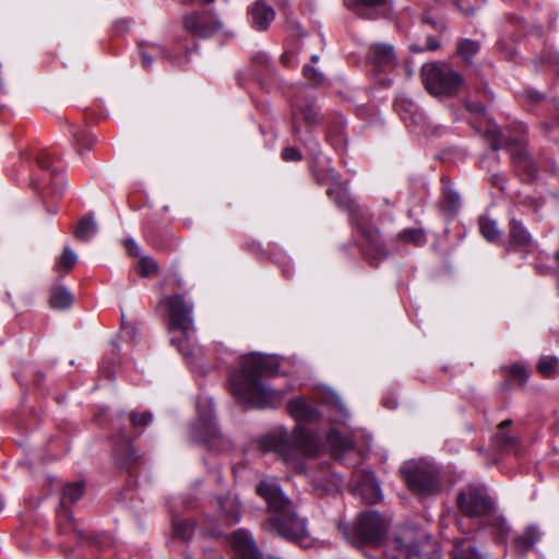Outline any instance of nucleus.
Returning a JSON list of instances; mask_svg holds the SVG:
<instances>
[{
	"label": "nucleus",
	"instance_id": "f8f14e48",
	"mask_svg": "<svg viewBox=\"0 0 559 559\" xmlns=\"http://www.w3.org/2000/svg\"><path fill=\"white\" fill-rule=\"evenodd\" d=\"M357 228L366 239L362 253L365 259L372 265H377L380 261L388 257V251L380 239L378 229L365 226L355 222Z\"/></svg>",
	"mask_w": 559,
	"mask_h": 559
},
{
	"label": "nucleus",
	"instance_id": "473e14b6",
	"mask_svg": "<svg viewBox=\"0 0 559 559\" xmlns=\"http://www.w3.org/2000/svg\"><path fill=\"white\" fill-rule=\"evenodd\" d=\"M400 238L408 242L421 245L425 241V234L418 228H407L400 233Z\"/></svg>",
	"mask_w": 559,
	"mask_h": 559
},
{
	"label": "nucleus",
	"instance_id": "0eeeda50",
	"mask_svg": "<svg viewBox=\"0 0 559 559\" xmlns=\"http://www.w3.org/2000/svg\"><path fill=\"white\" fill-rule=\"evenodd\" d=\"M385 556L389 559H440L433 543L429 539L414 543L411 532L392 539L385 548Z\"/></svg>",
	"mask_w": 559,
	"mask_h": 559
},
{
	"label": "nucleus",
	"instance_id": "58836bf2",
	"mask_svg": "<svg viewBox=\"0 0 559 559\" xmlns=\"http://www.w3.org/2000/svg\"><path fill=\"white\" fill-rule=\"evenodd\" d=\"M191 531H192L191 523L185 522V523L175 524L176 534L182 538H188Z\"/></svg>",
	"mask_w": 559,
	"mask_h": 559
},
{
	"label": "nucleus",
	"instance_id": "bb28decb",
	"mask_svg": "<svg viewBox=\"0 0 559 559\" xmlns=\"http://www.w3.org/2000/svg\"><path fill=\"white\" fill-rule=\"evenodd\" d=\"M479 230L488 241H496L501 236L497 223L488 217L479 219Z\"/></svg>",
	"mask_w": 559,
	"mask_h": 559
},
{
	"label": "nucleus",
	"instance_id": "b1692460",
	"mask_svg": "<svg viewBox=\"0 0 559 559\" xmlns=\"http://www.w3.org/2000/svg\"><path fill=\"white\" fill-rule=\"evenodd\" d=\"M537 370L546 378L554 377L559 372V359L556 356H542Z\"/></svg>",
	"mask_w": 559,
	"mask_h": 559
},
{
	"label": "nucleus",
	"instance_id": "aec40b11",
	"mask_svg": "<svg viewBox=\"0 0 559 559\" xmlns=\"http://www.w3.org/2000/svg\"><path fill=\"white\" fill-rule=\"evenodd\" d=\"M539 539L538 528L530 525L522 535L514 538V547L518 551L526 554Z\"/></svg>",
	"mask_w": 559,
	"mask_h": 559
},
{
	"label": "nucleus",
	"instance_id": "412c9836",
	"mask_svg": "<svg viewBox=\"0 0 559 559\" xmlns=\"http://www.w3.org/2000/svg\"><path fill=\"white\" fill-rule=\"evenodd\" d=\"M346 7L358 15H365L364 10H378L380 8H388L386 0H345Z\"/></svg>",
	"mask_w": 559,
	"mask_h": 559
},
{
	"label": "nucleus",
	"instance_id": "a18cd8bd",
	"mask_svg": "<svg viewBox=\"0 0 559 559\" xmlns=\"http://www.w3.org/2000/svg\"><path fill=\"white\" fill-rule=\"evenodd\" d=\"M153 62V58L148 52H142V63L144 68H148Z\"/></svg>",
	"mask_w": 559,
	"mask_h": 559
},
{
	"label": "nucleus",
	"instance_id": "39448f33",
	"mask_svg": "<svg viewBox=\"0 0 559 559\" xmlns=\"http://www.w3.org/2000/svg\"><path fill=\"white\" fill-rule=\"evenodd\" d=\"M409 490L419 496L436 495L441 490L438 469L427 462H407L401 468Z\"/></svg>",
	"mask_w": 559,
	"mask_h": 559
},
{
	"label": "nucleus",
	"instance_id": "2eb2a0df",
	"mask_svg": "<svg viewBox=\"0 0 559 559\" xmlns=\"http://www.w3.org/2000/svg\"><path fill=\"white\" fill-rule=\"evenodd\" d=\"M357 487L368 503H376L380 500V487L372 472L365 473L362 481L357 483Z\"/></svg>",
	"mask_w": 559,
	"mask_h": 559
},
{
	"label": "nucleus",
	"instance_id": "72a5a7b5",
	"mask_svg": "<svg viewBox=\"0 0 559 559\" xmlns=\"http://www.w3.org/2000/svg\"><path fill=\"white\" fill-rule=\"evenodd\" d=\"M66 188V178L62 171L55 168L51 169V189L57 195L62 194Z\"/></svg>",
	"mask_w": 559,
	"mask_h": 559
},
{
	"label": "nucleus",
	"instance_id": "f704fd0d",
	"mask_svg": "<svg viewBox=\"0 0 559 559\" xmlns=\"http://www.w3.org/2000/svg\"><path fill=\"white\" fill-rule=\"evenodd\" d=\"M140 273L143 276H150L157 272L158 266L155 260L148 257H143L139 261Z\"/></svg>",
	"mask_w": 559,
	"mask_h": 559
},
{
	"label": "nucleus",
	"instance_id": "a211bd4d",
	"mask_svg": "<svg viewBox=\"0 0 559 559\" xmlns=\"http://www.w3.org/2000/svg\"><path fill=\"white\" fill-rule=\"evenodd\" d=\"M299 118H302L308 124H316L320 121V114L313 103H307L294 111V120L297 121ZM294 132L295 134L300 132L296 122H294Z\"/></svg>",
	"mask_w": 559,
	"mask_h": 559
},
{
	"label": "nucleus",
	"instance_id": "7ed1b4c3",
	"mask_svg": "<svg viewBox=\"0 0 559 559\" xmlns=\"http://www.w3.org/2000/svg\"><path fill=\"white\" fill-rule=\"evenodd\" d=\"M288 412L298 425L293 432L292 440L282 438L276 451L286 463H294L299 455L312 456L319 452L320 442L318 437L305 429L301 423L316 421L320 416L318 411L302 397L292 399L288 403Z\"/></svg>",
	"mask_w": 559,
	"mask_h": 559
},
{
	"label": "nucleus",
	"instance_id": "e433bc0d",
	"mask_svg": "<svg viewBox=\"0 0 559 559\" xmlns=\"http://www.w3.org/2000/svg\"><path fill=\"white\" fill-rule=\"evenodd\" d=\"M305 76L314 84H320L323 81V74L311 66L304 67Z\"/></svg>",
	"mask_w": 559,
	"mask_h": 559
},
{
	"label": "nucleus",
	"instance_id": "9b49d317",
	"mask_svg": "<svg viewBox=\"0 0 559 559\" xmlns=\"http://www.w3.org/2000/svg\"><path fill=\"white\" fill-rule=\"evenodd\" d=\"M192 436L195 441L203 442L210 449L216 451L226 450L229 445L218 431L212 416L200 418L192 427Z\"/></svg>",
	"mask_w": 559,
	"mask_h": 559
},
{
	"label": "nucleus",
	"instance_id": "79ce46f5",
	"mask_svg": "<svg viewBox=\"0 0 559 559\" xmlns=\"http://www.w3.org/2000/svg\"><path fill=\"white\" fill-rule=\"evenodd\" d=\"M547 270L559 277V251L555 253L552 258V264L547 266Z\"/></svg>",
	"mask_w": 559,
	"mask_h": 559
},
{
	"label": "nucleus",
	"instance_id": "20e7f679",
	"mask_svg": "<svg viewBox=\"0 0 559 559\" xmlns=\"http://www.w3.org/2000/svg\"><path fill=\"white\" fill-rule=\"evenodd\" d=\"M167 308L169 324L168 332L170 334V343L185 357L192 355V337L194 334V305L192 301L185 299L182 295L175 294L164 299Z\"/></svg>",
	"mask_w": 559,
	"mask_h": 559
},
{
	"label": "nucleus",
	"instance_id": "c03bdc74",
	"mask_svg": "<svg viewBox=\"0 0 559 559\" xmlns=\"http://www.w3.org/2000/svg\"><path fill=\"white\" fill-rule=\"evenodd\" d=\"M440 47V44L432 37H428V40H427V49L428 50H431V51H435V50H438Z\"/></svg>",
	"mask_w": 559,
	"mask_h": 559
},
{
	"label": "nucleus",
	"instance_id": "f03ea898",
	"mask_svg": "<svg viewBox=\"0 0 559 559\" xmlns=\"http://www.w3.org/2000/svg\"><path fill=\"white\" fill-rule=\"evenodd\" d=\"M257 493L267 502L269 510L274 513L265 522V530L275 532L301 546H307L309 535L306 520L295 512L293 502L284 495L276 478L262 479L257 487Z\"/></svg>",
	"mask_w": 559,
	"mask_h": 559
},
{
	"label": "nucleus",
	"instance_id": "9d476101",
	"mask_svg": "<svg viewBox=\"0 0 559 559\" xmlns=\"http://www.w3.org/2000/svg\"><path fill=\"white\" fill-rule=\"evenodd\" d=\"M183 28L191 35L209 38L223 28V22L211 10L191 11L182 16Z\"/></svg>",
	"mask_w": 559,
	"mask_h": 559
},
{
	"label": "nucleus",
	"instance_id": "8fccbe9b",
	"mask_svg": "<svg viewBox=\"0 0 559 559\" xmlns=\"http://www.w3.org/2000/svg\"><path fill=\"white\" fill-rule=\"evenodd\" d=\"M318 60H319V56L313 55V56L311 57V61H313V62H318Z\"/></svg>",
	"mask_w": 559,
	"mask_h": 559
},
{
	"label": "nucleus",
	"instance_id": "6ab92c4d",
	"mask_svg": "<svg viewBox=\"0 0 559 559\" xmlns=\"http://www.w3.org/2000/svg\"><path fill=\"white\" fill-rule=\"evenodd\" d=\"M453 559H484L471 538L456 540L452 550Z\"/></svg>",
	"mask_w": 559,
	"mask_h": 559
},
{
	"label": "nucleus",
	"instance_id": "dca6fc26",
	"mask_svg": "<svg viewBox=\"0 0 559 559\" xmlns=\"http://www.w3.org/2000/svg\"><path fill=\"white\" fill-rule=\"evenodd\" d=\"M326 447L335 454L341 455L354 450L352 438L341 435L337 430H331L326 436Z\"/></svg>",
	"mask_w": 559,
	"mask_h": 559
},
{
	"label": "nucleus",
	"instance_id": "49530a36",
	"mask_svg": "<svg viewBox=\"0 0 559 559\" xmlns=\"http://www.w3.org/2000/svg\"><path fill=\"white\" fill-rule=\"evenodd\" d=\"M384 406L389 409H394L397 405L396 401L384 400Z\"/></svg>",
	"mask_w": 559,
	"mask_h": 559
},
{
	"label": "nucleus",
	"instance_id": "1a4fd4ad",
	"mask_svg": "<svg viewBox=\"0 0 559 559\" xmlns=\"http://www.w3.org/2000/svg\"><path fill=\"white\" fill-rule=\"evenodd\" d=\"M460 511L471 518L489 514L492 502L486 489L478 485H471L461 490L456 498Z\"/></svg>",
	"mask_w": 559,
	"mask_h": 559
},
{
	"label": "nucleus",
	"instance_id": "4c0bfd02",
	"mask_svg": "<svg viewBox=\"0 0 559 559\" xmlns=\"http://www.w3.org/2000/svg\"><path fill=\"white\" fill-rule=\"evenodd\" d=\"M282 157L286 162L299 160L301 159L300 152L295 147H286L282 152Z\"/></svg>",
	"mask_w": 559,
	"mask_h": 559
},
{
	"label": "nucleus",
	"instance_id": "2f4dec72",
	"mask_svg": "<svg viewBox=\"0 0 559 559\" xmlns=\"http://www.w3.org/2000/svg\"><path fill=\"white\" fill-rule=\"evenodd\" d=\"M84 493V484L81 481L71 483L63 488V498L70 502L78 501Z\"/></svg>",
	"mask_w": 559,
	"mask_h": 559
},
{
	"label": "nucleus",
	"instance_id": "f257e3e1",
	"mask_svg": "<svg viewBox=\"0 0 559 559\" xmlns=\"http://www.w3.org/2000/svg\"><path fill=\"white\" fill-rule=\"evenodd\" d=\"M277 371L274 357L262 355L246 356L241 367L230 377V391L236 400L246 407L262 408L270 406L278 394L264 385L262 377Z\"/></svg>",
	"mask_w": 559,
	"mask_h": 559
},
{
	"label": "nucleus",
	"instance_id": "3c124183",
	"mask_svg": "<svg viewBox=\"0 0 559 559\" xmlns=\"http://www.w3.org/2000/svg\"><path fill=\"white\" fill-rule=\"evenodd\" d=\"M270 559H280V558H275V557H270Z\"/></svg>",
	"mask_w": 559,
	"mask_h": 559
},
{
	"label": "nucleus",
	"instance_id": "de8ad7c7",
	"mask_svg": "<svg viewBox=\"0 0 559 559\" xmlns=\"http://www.w3.org/2000/svg\"><path fill=\"white\" fill-rule=\"evenodd\" d=\"M449 199V202L452 204V205H455L459 201V197L456 194H451L448 197Z\"/></svg>",
	"mask_w": 559,
	"mask_h": 559
},
{
	"label": "nucleus",
	"instance_id": "09e8293b",
	"mask_svg": "<svg viewBox=\"0 0 559 559\" xmlns=\"http://www.w3.org/2000/svg\"><path fill=\"white\" fill-rule=\"evenodd\" d=\"M152 48H153L154 50H158L160 53H164V52H165V51H164V49H163L162 47H159V46L154 45V46H152Z\"/></svg>",
	"mask_w": 559,
	"mask_h": 559
},
{
	"label": "nucleus",
	"instance_id": "c85d7f7f",
	"mask_svg": "<svg viewBox=\"0 0 559 559\" xmlns=\"http://www.w3.org/2000/svg\"><path fill=\"white\" fill-rule=\"evenodd\" d=\"M218 503L222 511L225 513L226 520L230 523H236L240 519V511L238 503L231 499H219Z\"/></svg>",
	"mask_w": 559,
	"mask_h": 559
},
{
	"label": "nucleus",
	"instance_id": "423d86ee",
	"mask_svg": "<svg viewBox=\"0 0 559 559\" xmlns=\"http://www.w3.org/2000/svg\"><path fill=\"white\" fill-rule=\"evenodd\" d=\"M421 78L426 90L436 96L455 95L464 84V79L459 72L435 63L423 67Z\"/></svg>",
	"mask_w": 559,
	"mask_h": 559
},
{
	"label": "nucleus",
	"instance_id": "f3484780",
	"mask_svg": "<svg viewBox=\"0 0 559 559\" xmlns=\"http://www.w3.org/2000/svg\"><path fill=\"white\" fill-rule=\"evenodd\" d=\"M532 243V237L524 226L516 219L510 222L509 246L511 248H526Z\"/></svg>",
	"mask_w": 559,
	"mask_h": 559
},
{
	"label": "nucleus",
	"instance_id": "a19ab883",
	"mask_svg": "<svg viewBox=\"0 0 559 559\" xmlns=\"http://www.w3.org/2000/svg\"><path fill=\"white\" fill-rule=\"evenodd\" d=\"M37 165L43 168L49 170L51 168V157L48 153H41L36 157Z\"/></svg>",
	"mask_w": 559,
	"mask_h": 559
},
{
	"label": "nucleus",
	"instance_id": "4be33fe9",
	"mask_svg": "<svg viewBox=\"0 0 559 559\" xmlns=\"http://www.w3.org/2000/svg\"><path fill=\"white\" fill-rule=\"evenodd\" d=\"M373 61L378 67H393L395 62L393 47L389 45H376L373 47Z\"/></svg>",
	"mask_w": 559,
	"mask_h": 559
},
{
	"label": "nucleus",
	"instance_id": "c756f323",
	"mask_svg": "<svg viewBox=\"0 0 559 559\" xmlns=\"http://www.w3.org/2000/svg\"><path fill=\"white\" fill-rule=\"evenodd\" d=\"M480 45L478 41L472 39H464L457 46L459 55L468 61L474 55L478 52Z\"/></svg>",
	"mask_w": 559,
	"mask_h": 559
},
{
	"label": "nucleus",
	"instance_id": "ea45409f",
	"mask_svg": "<svg viewBox=\"0 0 559 559\" xmlns=\"http://www.w3.org/2000/svg\"><path fill=\"white\" fill-rule=\"evenodd\" d=\"M510 373L514 377H518L522 383H525L528 377L525 368L520 365L511 366Z\"/></svg>",
	"mask_w": 559,
	"mask_h": 559
},
{
	"label": "nucleus",
	"instance_id": "cd10ccee",
	"mask_svg": "<svg viewBox=\"0 0 559 559\" xmlns=\"http://www.w3.org/2000/svg\"><path fill=\"white\" fill-rule=\"evenodd\" d=\"M510 425H511V420H509V419L503 420L499 425L498 431L495 435L493 440H495L496 444L501 449L508 448V447L512 445L514 442L513 437L508 432V427Z\"/></svg>",
	"mask_w": 559,
	"mask_h": 559
},
{
	"label": "nucleus",
	"instance_id": "5701e85b",
	"mask_svg": "<svg viewBox=\"0 0 559 559\" xmlns=\"http://www.w3.org/2000/svg\"><path fill=\"white\" fill-rule=\"evenodd\" d=\"M73 297L71 293L62 286L55 287L49 297V305L53 309H66L72 305Z\"/></svg>",
	"mask_w": 559,
	"mask_h": 559
},
{
	"label": "nucleus",
	"instance_id": "7c9ffc66",
	"mask_svg": "<svg viewBox=\"0 0 559 559\" xmlns=\"http://www.w3.org/2000/svg\"><path fill=\"white\" fill-rule=\"evenodd\" d=\"M328 195L332 198L340 206H348L350 203V198L347 194L346 190L340 185H334L329 188L326 191Z\"/></svg>",
	"mask_w": 559,
	"mask_h": 559
},
{
	"label": "nucleus",
	"instance_id": "6e6552de",
	"mask_svg": "<svg viewBox=\"0 0 559 559\" xmlns=\"http://www.w3.org/2000/svg\"><path fill=\"white\" fill-rule=\"evenodd\" d=\"M389 523L376 511L364 512L359 515L354 527L358 542L377 546L386 534Z\"/></svg>",
	"mask_w": 559,
	"mask_h": 559
},
{
	"label": "nucleus",
	"instance_id": "393cba45",
	"mask_svg": "<svg viewBox=\"0 0 559 559\" xmlns=\"http://www.w3.org/2000/svg\"><path fill=\"white\" fill-rule=\"evenodd\" d=\"M76 253L70 247H64L63 252L56 264V270L59 273H67L76 264Z\"/></svg>",
	"mask_w": 559,
	"mask_h": 559
},
{
	"label": "nucleus",
	"instance_id": "ddd939ff",
	"mask_svg": "<svg viewBox=\"0 0 559 559\" xmlns=\"http://www.w3.org/2000/svg\"><path fill=\"white\" fill-rule=\"evenodd\" d=\"M229 544L233 550L242 559H262L254 539L251 534L243 530H238L229 536Z\"/></svg>",
	"mask_w": 559,
	"mask_h": 559
},
{
	"label": "nucleus",
	"instance_id": "4468645a",
	"mask_svg": "<svg viewBox=\"0 0 559 559\" xmlns=\"http://www.w3.org/2000/svg\"><path fill=\"white\" fill-rule=\"evenodd\" d=\"M250 21L253 28L265 31L275 17L273 8L264 1H257L249 10Z\"/></svg>",
	"mask_w": 559,
	"mask_h": 559
},
{
	"label": "nucleus",
	"instance_id": "a878e982",
	"mask_svg": "<svg viewBox=\"0 0 559 559\" xmlns=\"http://www.w3.org/2000/svg\"><path fill=\"white\" fill-rule=\"evenodd\" d=\"M96 231L97 226L95 222L91 218H83L79 222L74 236L82 241H87L96 234Z\"/></svg>",
	"mask_w": 559,
	"mask_h": 559
},
{
	"label": "nucleus",
	"instance_id": "c9c22d12",
	"mask_svg": "<svg viewBox=\"0 0 559 559\" xmlns=\"http://www.w3.org/2000/svg\"><path fill=\"white\" fill-rule=\"evenodd\" d=\"M130 419L134 428H142L152 420V414L150 412L132 413Z\"/></svg>",
	"mask_w": 559,
	"mask_h": 559
},
{
	"label": "nucleus",
	"instance_id": "37998d69",
	"mask_svg": "<svg viewBox=\"0 0 559 559\" xmlns=\"http://www.w3.org/2000/svg\"><path fill=\"white\" fill-rule=\"evenodd\" d=\"M126 249L128 250L129 254L131 255H138L139 254V246L133 239H129L126 241Z\"/></svg>",
	"mask_w": 559,
	"mask_h": 559
}]
</instances>
